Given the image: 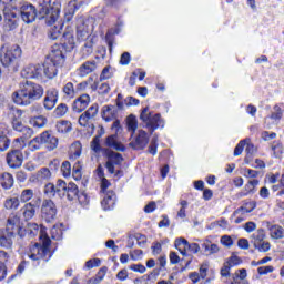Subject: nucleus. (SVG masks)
<instances>
[{
    "label": "nucleus",
    "instance_id": "nucleus-1",
    "mask_svg": "<svg viewBox=\"0 0 284 284\" xmlns=\"http://www.w3.org/2000/svg\"><path fill=\"white\" fill-rule=\"evenodd\" d=\"M44 89L41 84L32 81H26L20 84V90L13 92L12 99L17 105H30L32 101H39L44 94Z\"/></svg>",
    "mask_w": 284,
    "mask_h": 284
},
{
    "label": "nucleus",
    "instance_id": "nucleus-2",
    "mask_svg": "<svg viewBox=\"0 0 284 284\" xmlns=\"http://www.w3.org/2000/svg\"><path fill=\"white\" fill-rule=\"evenodd\" d=\"M23 239V227L21 226V217L17 214L9 215L7 220L6 229H0V247H4L6 250H12L14 236Z\"/></svg>",
    "mask_w": 284,
    "mask_h": 284
},
{
    "label": "nucleus",
    "instance_id": "nucleus-3",
    "mask_svg": "<svg viewBox=\"0 0 284 284\" xmlns=\"http://www.w3.org/2000/svg\"><path fill=\"white\" fill-rule=\"evenodd\" d=\"M40 239H42V244L36 243L31 245L28 256L36 265H45L52 258V251L50 250L52 240L48 235H40Z\"/></svg>",
    "mask_w": 284,
    "mask_h": 284
},
{
    "label": "nucleus",
    "instance_id": "nucleus-4",
    "mask_svg": "<svg viewBox=\"0 0 284 284\" xmlns=\"http://www.w3.org/2000/svg\"><path fill=\"white\" fill-rule=\"evenodd\" d=\"M21 116H23V111L12 104H8L2 113V118L6 121H10L11 128L14 132H22L26 136L30 138L34 134V131H32L31 128L23 125Z\"/></svg>",
    "mask_w": 284,
    "mask_h": 284
},
{
    "label": "nucleus",
    "instance_id": "nucleus-5",
    "mask_svg": "<svg viewBox=\"0 0 284 284\" xmlns=\"http://www.w3.org/2000/svg\"><path fill=\"white\" fill-rule=\"evenodd\" d=\"M21 47L13 44L11 47L2 45L0 48V61L3 68H9L12 72H17L19 59H21Z\"/></svg>",
    "mask_w": 284,
    "mask_h": 284
},
{
    "label": "nucleus",
    "instance_id": "nucleus-6",
    "mask_svg": "<svg viewBox=\"0 0 284 284\" xmlns=\"http://www.w3.org/2000/svg\"><path fill=\"white\" fill-rule=\"evenodd\" d=\"M42 145H45V148L49 150H57L59 145V139L52 135L50 131H44L29 142V149L31 150V152H37V150H41Z\"/></svg>",
    "mask_w": 284,
    "mask_h": 284
},
{
    "label": "nucleus",
    "instance_id": "nucleus-7",
    "mask_svg": "<svg viewBox=\"0 0 284 284\" xmlns=\"http://www.w3.org/2000/svg\"><path fill=\"white\" fill-rule=\"evenodd\" d=\"M140 121L145 124V128L149 130L150 135L154 134V130H159V128H164L165 122L161 118V113H156L152 115L150 112V108H144L140 114Z\"/></svg>",
    "mask_w": 284,
    "mask_h": 284
},
{
    "label": "nucleus",
    "instance_id": "nucleus-8",
    "mask_svg": "<svg viewBox=\"0 0 284 284\" xmlns=\"http://www.w3.org/2000/svg\"><path fill=\"white\" fill-rule=\"evenodd\" d=\"M39 14L42 19H45L49 26H54L59 19L61 10L59 8L52 7V0H39Z\"/></svg>",
    "mask_w": 284,
    "mask_h": 284
},
{
    "label": "nucleus",
    "instance_id": "nucleus-9",
    "mask_svg": "<svg viewBox=\"0 0 284 284\" xmlns=\"http://www.w3.org/2000/svg\"><path fill=\"white\" fill-rule=\"evenodd\" d=\"M68 184L63 180H58L55 184L48 183L44 185V194L49 196V199H54V196H59V199H63L65 196V190Z\"/></svg>",
    "mask_w": 284,
    "mask_h": 284
},
{
    "label": "nucleus",
    "instance_id": "nucleus-10",
    "mask_svg": "<svg viewBox=\"0 0 284 284\" xmlns=\"http://www.w3.org/2000/svg\"><path fill=\"white\" fill-rule=\"evenodd\" d=\"M57 204L51 199H44L41 204V216L45 223H52L57 219Z\"/></svg>",
    "mask_w": 284,
    "mask_h": 284
},
{
    "label": "nucleus",
    "instance_id": "nucleus-11",
    "mask_svg": "<svg viewBox=\"0 0 284 284\" xmlns=\"http://www.w3.org/2000/svg\"><path fill=\"white\" fill-rule=\"evenodd\" d=\"M131 139L129 146L132 148V150H145L150 143V134L144 130H138L135 136L133 135Z\"/></svg>",
    "mask_w": 284,
    "mask_h": 284
},
{
    "label": "nucleus",
    "instance_id": "nucleus-12",
    "mask_svg": "<svg viewBox=\"0 0 284 284\" xmlns=\"http://www.w3.org/2000/svg\"><path fill=\"white\" fill-rule=\"evenodd\" d=\"M20 16L24 23H34L37 20V7L32 3L23 2L20 6Z\"/></svg>",
    "mask_w": 284,
    "mask_h": 284
},
{
    "label": "nucleus",
    "instance_id": "nucleus-13",
    "mask_svg": "<svg viewBox=\"0 0 284 284\" xmlns=\"http://www.w3.org/2000/svg\"><path fill=\"white\" fill-rule=\"evenodd\" d=\"M23 79H37L41 81L43 79V67L41 64H29L21 71Z\"/></svg>",
    "mask_w": 284,
    "mask_h": 284
},
{
    "label": "nucleus",
    "instance_id": "nucleus-14",
    "mask_svg": "<svg viewBox=\"0 0 284 284\" xmlns=\"http://www.w3.org/2000/svg\"><path fill=\"white\" fill-rule=\"evenodd\" d=\"M3 19L4 28H7V30L12 31L19 28V14H17L12 9L8 7L3 9Z\"/></svg>",
    "mask_w": 284,
    "mask_h": 284
},
{
    "label": "nucleus",
    "instance_id": "nucleus-15",
    "mask_svg": "<svg viewBox=\"0 0 284 284\" xmlns=\"http://www.w3.org/2000/svg\"><path fill=\"white\" fill-rule=\"evenodd\" d=\"M108 161L105 168L110 174H115L114 165H121L123 163V155L121 153L106 150L105 151Z\"/></svg>",
    "mask_w": 284,
    "mask_h": 284
},
{
    "label": "nucleus",
    "instance_id": "nucleus-16",
    "mask_svg": "<svg viewBox=\"0 0 284 284\" xmlns=\"http://www.w3.org/2000/svg\"><path fill=\"white\" fill-rule=\"evenodd\" d=\"M7 164L12 170H17V168L23 165V153L20 149H14L7 153Z\"/></svg>",
    "mask_w": 284,
    "mask_h": 284
},
{
    "label": "nucleus",
    "instance_id": "nucleus-17",
    "mask_svg": "<svg viewBox=\"0 0 284 284\" xmlns=\"http://www.w3.org/2000/svg\"><path fill=\"white\" fill-rule=\"evenodd\" d=\"M97 114H99V104L94 103L79 116V125L88 128L90 125V121H92Z\"/></svg>",
    "mask_w": 284,
    "mask_h": 284
},
{
    "label": "nucleus",
    "instance_id": "nucleus-18",
    "mask_svg": "<svg viewBox=\"0 0 284 284\" xmlns=\"http://www.w3.org/2000/svg\"><path fill=\"white\" fill-rule=\"evenodd\" d=\"M58 101H59V90L54 88L47 90L43 99L44 110H54V105H57Z\"/></svg>",
    "mask_w": 284,
    "mask_h": 284
},
{
    "label": "nucleus",
    "instance_id": "nucleus-19",
    "mask_svg": "<svg viewBox=\"0 0 284 284\" xmlns=\"http://www.w3.org/2000/svg\"><path fill=\"white\" fill-rule=\"evenodd\" d=\"M41 205V197H38L37 200H33L32 202H28L22 207V214L23 219L26 221H32L34 219V215L37 214V209Z\"/></svg>",
    "mask_w": 284,
    "mask_h": 284
},
{
    "label": "nucleus",
    "instance_id": "nucleus-20",
    "mask_svg": "<svg viewBox=\"0 0 284 284\" xmlns=\"http://www.w3.org/2000/svg\"><path fill=\"white\" fill-rule=\"evenodd\" d=\"M47 61L53 63L54 65H63L65 63V55H63V51H61V45L52 47L51 52L47 57Z\"/></svg>",
    "mask_w": 284,
    "mask_h": 284
},
{
    "label": "nucleus",
    "instance_id": "nucleus-21",
    "mask_svg": "<svg viewBox=\"0 0 284 284\" xmlns=\"http://www.w3.org/2000/svg\"><path fill=\"white\" fill-rule=\"evenodd\" d=\"M114 205H116V194L112 190L106 191L103 200L101 201L102 210H104V212L114 210Z\"/></svg>",
    "mask_w": 284,
    "mask_h": 284
},
{
    "label": "nucleus",
    "instance_id": "nucleus-22",
    "mask_svg": "<svg viewBox=\"0 0 284 284\" xmlns=\"http://www.w3.org/2000/svg\"><path fill=\"white\" fill-rule=\"evenodd\" d=\"M88 105H90V95L84 93L73 101L72 110L73 112L81 114V112H83Z\"/></svg>",
    "mask_w": 284,
    "mask_h": 284
},
{
    "label": "nucleus",
    "instance_id": "nucleus-23",
    "mask_svg": "<svg viewBox=\"0 0 284 284\" xmlns=\"http://www.w3.org/2000/svg\"><path fill=\"white\" fill-rule=\"evenodd\" d=\"M116 114H119V110L112 104L103 105L101 109V116L103 121H106V123L114 121V119H116Z\"/></svg>",
    "mask_w": 284,
    "mask_h": 284
},
{
    "label": "nucleus",
    "instance_id": "nucleus-24",
    "mask_svg": "<svg viewBox=\"0 0 284 284\" xmlns=\"http://www.w3.org/2000/svg\"><path fill=\"white\" fill-rule=\"evenodd\" d=\"M61 45L67 52H72L77 43L74 42V33L72 31H65L61 38Z\"/></svg>",
    "mask_w": 284,
    "mask_h": 284
},
{
    "label": "nucleus",
    "instance_id": "nucleus-25",
    "mask_svg": "<svg viewBox=\"0 0 284 284\" xmlns=\"http://www.w3.org/2000/svg\"><path fill=\"white\" fill-rule=\"evenodd\" d=\"M42 68V78L45 77L47 79H54L57 77V68H59L57 64L50 62V60H45L43 64H41Z\"/></svg>",
    "mask_w": 284,
    "mask_h": 284
},
{
    "label": "nucleus",
    "instance_id": "nucleus-26",
    "mask_svg": "<svg viewBox=\"0 0 284 284\" xmlns=\"http://www.w3.org/2000/svg\"><path fill=\"white\" fill-rule=\"evenodd\" d=\"M256 210V202L250 201L245 202L242 206L234 211L233 216H245V214H250Z\"/></svg>",
    "mask_w": 284,
    "mask_h": 284
},
{
    "label": "nucleus",
    "instance_id": "nucleus-27",
    "mask_svg": "<svg viewBox=\"0 0 284 284\" xmlns=\"http://www.w3.org/2000/svg\"><path fill=\"white\" fill-rule=\"evenodd\" d=\"M77 37L79 41H90V39H94V37L90 34V27L83 22L77 27Z\"/></svg>",
    "mask_w": 284,
    "mask_h": 284
},
{
    "label": "nucleus",
    "instance_id": "nucleus-28",
    "mask_svg": "<svg viewBox=\"0 0 284 284\" xmlns=\"http://www.w3.org/2000/svg\"><path fill=\"white\" fill-rule=\"evenodd\" d=\"M104 144L106 145V148H112V150H116V152H125V146L121 142L116 141V134L109 135L105 139Z\"/></svg>",
    "mask_w": 284,
    "mask_h": 284
},
{
    "label": "nucleus",
    "instance_id": "nucleus-29",
    "mask_svg": "<svg viewBox=\"0 0 284 284\" xmlns=\"http://www.w3.org/2000/svg\"><path fill=\"white\" fill-rule=\"evenodd\" d=\"M65 196L68 201H77L79 199V185L74 182H69L67 184Z\"/></svg>",
    "mask_w": 284,
    "mask_h": 284
},
{
    "label": "nucleus",
    "instance_id": "nucleus-30",
    "mask_svg": "<svg viewBox=\"0 0 284 284\" xmlns=\"http://www.w3.org/2000/svg\"><path fill=\"white\" fill-rule=\"evenodd\" d=\"M97 70V62L93 61H87L79 68V75L80 77H88V74H92Z\"/></svg>",
    "mask_w": 284,
    "mask_h": 284
},
{
    "label": "nucleus",
    "instance_id": "nucleus-31",
    "mask_svg": "<svg viewBox=\"0 0 284 284\" xmlns=\"http://www.w3.org/2000/svg\"><path fill=\"white\" fill-rule=\"evenodd\" d=\"M0 185L4 190H11L14 185V176L11 173L4 172L0 175Z\"/></svg>",
    "mask_w": 284,
    "mask_h": 284
},
{
    "label": "nucleus",
    "instance_id": "nucleus-32",
    "mask_svg": "<svg viewBox=\"0 0 284 284\" xmlns=\"http://www.w3.org/2000/svg\"><path fill=\"white\" fill-rule=\"evenodd\" d=\"M258 185V180L253 179L250 180L242 192L239 193V196L242 199V196H247L248 194H254L256 192V186Z\"/></svg>",
    "mask_w": 284,
    "mask_h": 284
},
{
    "label": "nucleus",
    "instance_id": "nucleus-33",
    "mask_svg": "<svg viewBox=\"0 0 284 284\" xmlns=\"http://www.w3.org/2000/svg\"><path fill=\"white\" fill-rule=\"evenodd\" d=\"M126 128H128V132H131V139H132V136L136 134V130L139 128V121L136 120V115L130 114L126 118Z\"/></svg>",
    "mask_w": 284,
    "mask_h": 284
},
{
    "label": "nucleus",
    "instance_id": "nucleus-34",
    "mask_svg": "<svg viewBox=\"0 0 284 284\" xmlns=\"http://www.w3.org/2000/svg\"><path fill=\"white\" fill-rule=\"evenodd\" d=\"M94 52V38H89V40H85L83 47H82V58L88 59L90 54Z\"/></svg>",
    "mask_w": 284,
    "mask_h": 284
},
{
    "label": "nucleus",
    "instance_id": "nucleus-35",
    "mask_svg": "<svg viewBox=\"0 0 284 284\" xmlns=\"http://www.w3.org/2000/svg\"><path fill=\"white\" fill-rule=\"evenodd\" d=\"M63 30V23L58 22L54 27H51L48 32L49 39H52V41H57L59 37H61V31Z\"/></svg>",
    "mask_w": 284,
    "mask_h": 284
},
{
    "label": "nucleus",
    "instance_id": "nucleus-36",
    "mask_svg": "<svg viewBox=\"0 0 284 284\" xmlns=\"http://www.w3.org/2000/svg\"><path fill=\"white\" fill-rule=\"evenodd\" d=\"M270 230V234L272 239H283L284 237V230L283 226L278 225H267Z\"/></svg>",
    "mask_w": 284,
    "mask_h": 284
},
{
    "label": "nucleus",
    "instance_id": "nucleus-37",
    "mask_svg": "<svg viewBox=\"0 0 284 284\" xmlns=\"http://www.w3.org/2000/svg\"><path fill=\"white\" fill-rule=\"evenodd\" d=\"M202 247H203L205 254H207V255L216 254V253H219V250H220L217 244H214L209 240H206L202 244Z\"/></svg>",
    "mask_w": 284,
    "mask_h": 284
},
{
    "label": "nucleus",
    "instance_id": "nucleus-38",
    "mask_svg": "<svg viewBox=\"0 0 284 284\" xmlns=\"http://www.w3.org/2000/svg\"><path fill=\"white\" fill-rule=\"evenodd\" d=\"M245 145H246V149H245L246 156H245V159H244V162H245L246 164H250V161H252V156H253L254 154H256L257 149H256V146H254L253 143L250 142V140H248V142H246Z\"/></svg>",
    "mask_w": 284,
    "mask_h": 284
},
{
    "label": "nucleus",
    "instance_id": "nucleus-39",
    "mask_svg": "<svg viewBox=\"0 0 284 284\" xmlns=\"http://www.w3.org/2000/svg\"><path fill=\"white\" fill-rule=\"evenodd\" d=\"M55 128L61 134H68V132L72 130V123H70V121L62 120L57 123Z\"/></svg>",
    "mask_w": 284,
    "mask_h": 284
},
{
    "label": "nucleus",
    "instance_id": "nucleus-40",
    "mask_svg": "<svg viewBox=\"0 0 284 284\" xmlns=\"http://www.w3.org/2000/svg\"><path fill=\"white\" fill-rule=\"evenodd\" d=\"M187 240H185L184 237L175 240V247L176 250H179L182 256H185V254H187Z\"/></svg>",
    "mask_w": 284,
    "mask_h": 284
},
{
    "label": "nucleus",
    "instance_id": "nucleus-41",
    "mask_svg": "<svg viewBox=\"0 0 284 284\" xmlns=\"http://www.w3.org/2000/svg\"><path fill=\"white\" fill-rule=\"evenodd\" d=\"M32 199H34V190L32 189L22 190L20 194L21 203H28L29 201H32Z\"/></svg>",
    "mask_w": 284,
    "mask_h": 284
},
{
    "label": "nucleus",
    "instance_id": "nucleus-42",
    "mask_svg": "<svg viewBox=\"0 0 284 284\" xmlns=\"http://www.w3.org/2000/svg\"><path fill=\"white\" fill-rule=\"evenodd\" d=\"M251 239V243H253V245H256V243H262V241H265V230L258 229L252 234Z\"/></svg>",
    "mask_w": 284,
    "mask_h": 284
},
{
    "label": "nucleus",
    "instance_id": "nucleus-43",
    "mask_svg": "<svg viewBox=\"0 0 284 284\" xmlns=\"http://www.w3.org/2000/svg\"><path fill=\"white\" fill-rule=\"evenodd\" d=\"M62 92L68 99H74L77 91L74 90V84L72 82H68L64 84Z\"/></svg>",
    "mask_w": 284,
    "mask_h": 284
},
{
    "label": "nucleus",
    "instance_id": "nucleus-44",
    "mask_svg": "<svg viewBox=\"0 0 284 284\" xmlns=\"http://www.w3.org/2000/svg\"><path fill=\"white\" fill-rule=\"evenodd\" d=\"M30 123H31V125H33V128H44L45 123H48V119H45V116H43V115H39V116L31 119Z\"/></svg>",
    "mask_w": 284,
    "mask_h": 284
},
{
    "label": "nucleus",
    "instance_id": "nucleus-45",
    "mask_svg": "<svg viewBox=\"0 0 284 284\" xmlns=\"http://www.w3.org/2000/svg\"><path fill=\"white\" fill-rule=\"evenodd\" d=\"M81 156V143L75 142L71 146L70 159L77 160Z\"/></svg>",
    "mask_w": 284,
    "mask_h": 284
},
{
    "label": "nucleus",
    "instance_id": "nucleus-46",
    "mask_svg": "<svg viewBox=\"0 0 284 284\" xmlns=\"http://www.w3.org/2000/svg\"><path fill=\"white\" fill-rule=\"evenodd\" d=\"M37 176H38L39 181H50L52 173L50 172V169L42 168L38 171Z\"/></svg>",
    "mask_w": 284,
    "mask_h": 284
},
{
    "label": "nucleus",
    "instance_id": "nucleus-47",
    "mask_svg": "<svg viewBox=\"0 0 284 284\" xmlns=\"http://www.w3.org/2000/svg\"><path fill=\"white\" fill-rule=\"evenodd\" d=\"M23 234L26 235V232L30 234V236H37L39 234V224L37 223H29L27 229H23Z\"/></svg>",
    "mask_w": 284,
    "mask_h": 284
},
{
    "label": "nucleus",
    "instance_id": "nucleus-48",
    "mask_svg": "<svg viewBox=\"0 0 284 284\" xmlns=\"http://www.w3.org/2000/svg\"><path fill=\"white\" fill-rule=\"evenodd\" d=\"M6 210H17L19 207V197H11L4 201Z\"/></svg>",
    "mask_w": 284,
    "mask_h": 284
},
{
    "label": "nucleus",
    "instance_id": "nucleus-49",
    "mask_svg": "<svg viewBox=\"0 0 284 284\" xmlns=\"http://www.w3.org/2000/svg\"><path fill=\"white\" fill-rule=\"evenodd\" d=\"M248 141L250 139H244L237 143V145L234 149V156H241L243 154V150L245 149V145Z\"/></svg>",
    "mask_w": 284,
    "mask_h": 284
},
{
    "label": "nucleus",
    "instance_id": "nucleus-50",
    "mask_svg": "<svg viewBox=\"0 0 284 284\" xmlns=\"http://www.w3.org/2000/svg\"><path fill=\"white\" fill-rule=\"evenodd\" d=\"M270 119H273V121H281V119H283V109H281L278 105H275Z\"/></svg>",
    "mask_w": 284,
    "mask_h": 284
},
{
    "label": "nucleus",
    "instance_id": "nucleus-51",
    "mask_svg": "<svg viewBox=\"0 0 284 284\" xmlns=\"http://www.w3.org/2000/svg\"><path fill=\"white\" fill-rule=\"evenodd\" d=\"M54 114L55 116H65V114H68V104L65 103H60L55 110H54Z\"/></svg>",
    "mask_w": 284,
    "mask_h": 284
},
{
    "label": "nucleus",
    "instance_id": "nucleus-52",
    "mask_svg": "<svg viewBox=\"0 0 284 284\" xmlns=\"http://www.w3.org/2000/svg\"><path fill=\"white\" fill-rule=\"evenodd\" d=\"M254 247L255 250H258V252H270V247H272V245L270 242L263 240L262 242L255 243Z\"/></svg>",
    "mask_w": 284,
    "mask_h": 284
},
{
    "label": "nucleus",
    "instance_id": "nucleus-53",
    "mask_svg": "<svg viewBox=\"0 0 284 284\" xmlns=\"http://www.w3.org/2000/svg\"><path fill=\"white\" fill-rule=\"evenodd\" d=\"M271 149L276 159H278V156H281V154H283V144H281L278 142H274L271 145Z\"/></svg>",
    "mask_w": 284,
    "mask_h": 284
},
{
    "label": "nucleus",
    "instance_id": "nucleus-54",
    "mask_svg": "<svg viewBox=\"0 0 284 284\" xmlns=\"http://www.w3.org/2000/svg\"><path fill=\"white\" fill-rule=\"evenodd\" d=\"M91 150L95 152V154H99L101 152V138L94 136L91 141Z\"/></svg>",
    "mask_w": 284,
    "mask_h": 284
},
{
    "label": "nucleus",
    "instance_id": "nucleus-55",
    "mask_svg": "<svg viewBox=\"0 0 284 284\" xmlns=\"http://www.w3.org/2000/svg\"><path fill=\"white\" fill-rule=\"evenodd\" d=\"M61 172L63 176L68 178L70 174H72V165L69 161H64L61 165Z\"/></svg>",
    "mask_w": 284,
    "mask_h": 284
},
{
    "label": "nucleus",
    "instance_id": "nucleus-56",
    "mask_svg": "<svg viewBox=\"0 0 284 284\" xmlns=\"http://www.w3.org/2000/svg\"><path fill=\"white\" fill-rule=\"evenodd\" d=\"M105 274H108V267L104 266V267L100 268V271L95 275L93 284L101 283V281H103V278H105Z\"/></svg>",
    "mask_w": 284,
    "mask_h": 284
},
{
    "label": "nucleus",
    "instance_id": "nucleus-57",
    "mask_svg": "<svg viewBox=\"0 0 284 284\" xmlns=\"http://www.w3.org/2000/svg\"><path fill=\"white\" fill-rule=\"evenodd\" d=\"M10 148V138L0 136V152H6Z\"/></svg>",
    "mask_w": 284,
    "mask_h": 284
},
{
    "label": "nucleus",
    "instance_id": "nucleus-58",
    "mask_svg": "<svg viewBox=\"0 0 284 284\" xmlns=\"http://www.w3.org/2000/svg\"><path fill=\"white\" fill-rule=\"evenodd\" d=\"M131 60H132V57L130 55V52H124L121 54L120 65H130Z\"/></svg>",
    "mask_w": 284,
    "mask_h": 284
},
{
    "label": "nucleus",
    "instance_id": "nucleus-59",
    "mask_svg": "<svg viewBox=\"0 0 284 284\" xmlns=\"http://www.w3.org/2000/svg\"><path fill=\"white\" fill-rule=\"evenodd\" d=\"M156 141H158V139H156V138H153V139L151 140L150 145H149L148 152H149V154H152V156H155V154H156V148H159V144L156 143Z\"/></svg>",
    "mask_w": 284,
    "mask_h": 284
},
{
    "label": "nucleus",
    "instance_id": "nucleus-60",
    "mask_svg": "<svg viewBox=\"0 0 284 284\" xmlns=\"http://www.w3.org/2000/svg\"><path fill=\"white\" fill-rule=\"evenodd\" d=\"M8 261H10V254L6 251L0 250V266H6Z\"/></svg>",
    "mask_w": 284,
    "mask_h": 284
},
{
    "label": "nucleus",
    "instance_id": "nucleus-61",
    "mask_svg": "<svg viewBox=\"0 0 284 284\" xmlns=\"http://www.w3.org/2000/svg\"><path fill=\"white\" fill-rule=\"evenodd\" d=\"M272 272H274V266H260L257 268V274H260L261 276L265 275V274H272Z\"/></svg>",
    "mask_w": 284,
    "mask_h": 284
},
{
    "label": "nucleus",
    "instance_id": "nucleus-62",
    "mask_svg": "<svg viewBox=\"0 0 284 284\" xmlns=\"http://www.w3.org/2000/svg\"><path fill=\"white\" fill-rule=\"evenodd\" d=\"M222 245H225V247H232L234 245V240H232V236L230 235H223L221 237Z\"/></svg>",
    "mask_w": 284,
    "mask_h": 284
},
{
    "label": "nucleus",
    "instance_id": "nucleus-63",
    "mask_svg": "<svg viewBox=\"0 0 284 284\" xmlns=\"http://www.w3.org/2000/svg\"><path fill=\"white\" fill-rule=\"evenodd\" d=\"M72 176L74 181H81L82 174H81V168L79 166V164H75L73 166Z\"/></svg>",
    "mask_w": 284,
    "mask_h": 284
},
{
    "label": "nucleus",
    "instance_id": "nucleus-64",
    "mask_svg": "<svg viewBox=\"0 0 284 284\" xmlns=\"http://www.w3.org/2000/svg\"><path fill=\"white\" fill-rule=\"evenodd\" d=\"M276 138V133L274 132H268V131H263L262 132V139L263 141H272Z\"/></svg>",
    "mask_w": 284,
    "mask_h": 284
}]
</instances>
